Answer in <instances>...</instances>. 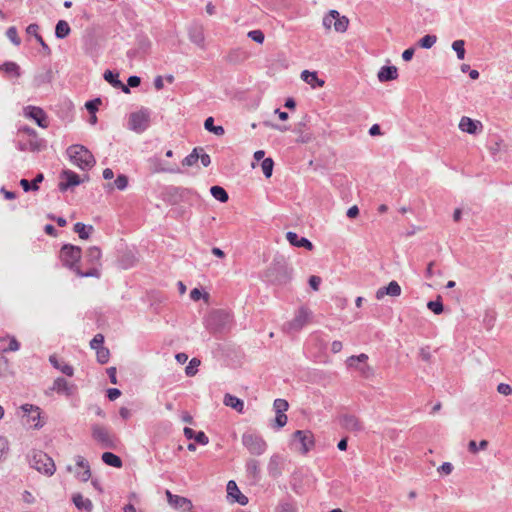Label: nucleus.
Listing matches in <instances>:
<instances>
[{
    "mask_svg": "<svg viewBox=\"0 0 512 512\" xmlns=\"http://www.w3.org/2000/svg\"><path fill=\"white\" fill-rule=\"evenodd\" d=\"M294 438L300 442L304 454L314 446V436L310 431L297 430L294 432Z\"/></svg>",
    "mask_w": 512,
    "mask_h": 512,
    "instance_id": "nucleus-13",
    "label": "nucleus"
},
{
    "mask_svg": "<svg viewBox=\"0 0 512 512\" xmlns=\"http://www.w3.org/2000/svg\"><path fill=\"white\" fill-rule=\"evenodd\" d=\"M76 466L81 468V472H76V476L82 482H87L91 478V470L88 461L83 456L75 457Z\"/></svg>",
    "mask_w": 512,
    "mask_h": 512,
    "instance_id": "nucleus-20",
    "label": "nucleus"
},
{
    "mask_svg": "<svg viewBox=\"0 0 512 512\" xmlns=\"http://www.w3.org/2000/svg\"><path fill=\"white\" fill-rule=\"evenodd\" d=\"M204 127L209 132H213L215 135H223L224 128L222 126H215L214 119L212 117H208L204 122Z\"/></svg>",
    "mask_w": 512,
    "mask_h": 512,
    "instance_id": "nucleus-40",
    "label": "nucleus"
},
{
    "mask_svg": "<svg viewBox=\"0 0 512 512\" xmlns=\"http://www.w3.org/2000/svg\"><path fill=\"white\" fill-rule=\"evenodd\" d=\"M210 193L216 200L220 201L221 203H225L229 199L228 193L221 186H212L210 188Z\"/></svg>",
    "mask_w": 512,
    "mask_h": 512,
    "instance_id": "nucleus-36",
    "label": "nucleus"
},
{
    "mask_svg": "<svg viewBox=\"0 0 512 512\" xmlns=\"http://www.w3.org/2000/svg\"><path fill=\"white\" fill-rule=\"evenodd\" d=\"M149 170L152 173H179L180 169L164 163L158 156H153L148 159Z\"/></svg>",
    "mask_w": 512,
    "mask_h": 512,
    "instance_id": "nucleus-12",
    "label": "nucleus"
},
{
    "mask_svg": "<svg viewBox=\"0 0 512 512\" xmlns=\"http://www.w3.org/2000/svg\"><path fill=\"white\" fill-rule=\"evenodd\" d=\"M301 78L304 82L309 84L311 87H322L324 85V81L319 79L316 72H310L308 70H304L301 73Z\"/></svg>",
    "mask_w": 512,
    "mask_h": 512,
    "instance_id": "nucleus-28",
    "label": "nucleus"
},
{
    "mask_svg": "<svg viewBox=\"0 0 512 512\" xmlns=\"http://www.w3.org/2000/svg\"><path fill=\"white\" fill-rule=\"evenodd\" d=\"M200 360L197 359V358H192L189 362V364L186 366L185 368V373L187 376H194L197 371H198V367L200 365Z\"/></svg>",
    "mask_w": 512,
    "mask_h": 512,
    "instance_id": "nucleus-46",
    "label": "nucleus"
},
{
    "mask_svg": "<svg viewBox=\"0 0 512 512\" xmlns=\"http://www.w3.org/2000/svg\"><path fill=\"white\" fill-rule=\"evenodd\" d=\"M9 450L8 440L0 436V462L6 457Z\"/></svg>",
    "mask_w": 512,
    "mask_h": 512,
    "instance_id": "nucleus-57",
    "label": "nucleus"
},
{
    "mask_svg": "<svg viewBox=\"0 0 512 512\" xmlns=\"http://www.w3.org/2000/svg\"><path fill=\"white\" fill-rule=\"evenodd\" d=\"M101 104V99L96 98L94 100H90L86 102L85 107L89 111L90 114H95V112L98 110L99 105Z\"/></svg>",
    "mask_w": 512,
    "mask_h": 512,
    "instance_id": "nucleus-58",
    "label": "nucleus"
},
{
    "mask_svg": "<svg viewBox=\"0 0 512 512\" xmlns=\"http://www.w3.org/2000/svg\"><path fill=\"white\" fill-rule=\"evenodd\" d=\"M23 114L25 117L35 121L41 128H47L49 125L47 114L40 107L32 105L26 106L23 109Z\"/></svg>",
    "mask_w": 512,
    "mask_h": 512,
    "instance_id": "nucleus-11",
    "label": "nucleus"
},
{
    "mask_svg": "<svg viewBox=\"0 0 512 512\" xmlns=\"http://www.w3.org/2000/svg\"><path fill=\"white\" fill-rule=\"evenodd\" d=\"M167 501L170 506L175 509L184 510L185 508L192 507V502L190 499L172 494L169 490H166Z\"/></svg>",
    "mask_w": 512,
    "mask_h": 512,
    "instance_id": "nucleus-16",
    "label": "nucleus"
},
{
    "mask_svg": "<svg viewBox=\"0 0 512 512\" xmlns=\"http://www.w3.org/2000/svg\"><path fill=\"white\" fill-rule=\"evenodd\" d=\"M29 457V463L32 468L38 472L52 476L56 471L54 460L41 450H33Z\"/></svg>",
    "mask_w": 512,
    "mask_h": 512,
    "instance_id": "nucleus-3",
    "label": "nucleus"
},
{
    "mask_svg": "<svg viewBox=\"0 0 512 512\" xmlns=\"http://www.w3.org/2000/svg\"><path fill=\"white\" fill-rule=\"evenodd\" d=\"M22 411L25 414H28L31 416L32 422H35L36 420H39L40 418V409L32 404H24L21 406Z\"/></svg>",
    "mask_w": 512,
    "mask_h": 512,
    "instance_id": "nucleus-39",
    "label": "nucleus"
},
{
    "mask_svg": "<svg viewBox=\"0 0 512 512\" xmlns=\"http://www.w3.org/2000/svg\"><path fill=\"white\" fill-rule=\"evenodd\" d=\"M286 239L292 246L295 247H304L309 251L313 250L314 248V245L311 241L305 237H299L297 233L292 231L286 233Z\"/></svg>",
    "mask_w": 512,
    "mask_h": 512,
    "instance_id": "nucleus-19",
    "label": "nucleus"
},
{
    "mask_svg": "<svg viewBox=\"0 0 512 512\" xmlns=\"http://www.w3.org/2000/svg\"><path fill=\"white\" fill-rule=\"evenodd\" d=\"M339 16V12L336 10H331L324 18H323V26L326 29H330L334 25L335 17Z\"/></svg>",
    "mask_w": 512,
    "mask_h": 512,
    "instance_id": "nucleus-51",
    "label": "nucleus"
},
{
    "mask_svg": "<svg viewBox=\"0 0 512 512\" xmlns=\"http://www.w3.org/2000/svg\"><path fill=\"white\" fill-rule=\"evenodd\" d=\"M482 128H483L482 123L478 120H473L467 116H463L460 119L459 129L462 132H466L468 134L474 135V134L481 132Z\"/></svg>",
    "mask_w": 512,
    "mask_h": 512,
    "instance_id": "nucleus-14",
    "label": "nucleus"
},
{
    "mask_svg": "<svg viewBox=\"0 0 512 512\" xmlns=\"http://www.w3.org/2000/svg\"><path fill=\"white\" fill-rule=\"evenodd\" d=\"M268 281L275 284H286L292 277V268L284 261H274L265 273Z\"/></svg>",
    "mask_w": 512,
    "mask_h": 512,
    "instance_id": "nucleus-4",
    "label": "nucleus"
},
{
    "mask_svg": "<svg viewBox=\"0 0 512 512\" xmlns=\"http://www.w3.org/2000/svg\"><path fill=\"white\" fill-rule=\"evenodd\" d=\"M437 41V37L435 35H425L419 40V45L422 48L429 49L431 48Z\"/></svg>",
    "mask_w": 512,
    "mask_h": 512,
    "instance_id": "nucleus-50",
    "label": "nucleus"
},
{
    "mask_svg": "<svg viewBox=\"0 0 512 512\" xmlns=\"http://www.w3.org/2000/svg\"><path fill=\"white\" fill-rule=\"evenodd\" d=\"M348 24H349L348 19L345 16L339 15L338 17H335L333 27H334L335 31L343 33L347 30Z\"/></svg>",
    "mask_w": 512,
    "mask_h": 512,
    "instance_id": "nucleus-42",
    "label": "nucleus"
},
{
    "mask_svg": "<svg viewBox=\"0 0 512 512\" xmlns=\"http://www.w3.org/2000/svg\"><path fill=\"white\" fill-rule=\"evenodd\" d=\"M0 71L11 77H20L21 69L16 62L6 61L0 65Z\"/></svg>",
    "mask_w": 512,
    "mask_h": 512,
    "instance_id": "nucleus-29",
    "label": "nucleus"
},
{
    "mask_svg": "<svg viewBox=\"0 0 512 512\" xmlns=\"http://www.w3.org/2000/svg\"><path fill=\"white\" fill-rule=\"evenodd\" d=\"M223 402L226 406L235 409L239 413H243L244 411V402L234 395L226 394Z\"/></svg>",
    "mask_w": 512,
    "mask_h": 512,
    "instance_id": "nucleus-30",
    "label": "nucleus"
},
{
    "mask_svg": "<svg viewBox=\"0 0 512 512\" xmlns=\"http://www.w3.org/2000/svg\"><path fill=\"white\" fill-rule=\"evenodd\" d=\"M150 126V111L142 108L139 111L133 112L129 116L128 129L141 134Z\"/></svg>",
    "mask_w": 512,
    "mask_h": 512,
    "instance_id": "nucleus-8",
    "label": "nucleus"
},
{
    "mask_svg": "<svg viewBox=\"0 0 512 512\" xmlns=\"http://www.w3.org/2000/svg\"><path fill=\"white\" fill-rule=\"evenodd\" d=\"M9 372V362L6 357L0 354V377L6 376Z\"/></svg>",
    "mask_w": 512,
    "mask_h": 512,
    "instance_id": "nucleus-61",
    "label": "nucleus"
},
{
    "mask_svg": "<svg viewBox=\"0 0 512 512\" xmlns=\"http://www.w3.org/2000/svg\"><path fill=\"white\" fill-rule=\"evenodd\" d=\"M128 186V178L124 174H120L117 176V178L114 181V187H116L118 190H125Z\"/></svg>",
    "mask_w": 512,
    "mask_h": 512,
    "instance_id": "nucleus-53",
    "label": "nucleus"
},
{
    "mask_svg": "<svg viewBox=\"0 0 512 512\" xmlns=\"http://www.w3.org/2000/svg\"><path fill=\"white\" fill-rule=\"evenodd\" d=\"M70 26L65 20H59L55 27V36L64 39L70 34Z\"/></svg>",
    "mask_w": 512,
    "mask_h": 512,
    "instance_id": "nucleus-33",
    "label": "nucleus"
},
{
    "mask_svg": "<svg viewBox=\"0 0 512 512\" xmlns=\"http://www.w3.org/2000/svg\"><path fill=\"white\" fill-rule=\"evenodd\" d=\"M497 391H498V393L507 396V395L512 393V388H511V386L509 384L500 383L497 386Z\"/></svg>",
    "mask_w": 512,
    "mask_h": 512,
    "instance_id": "nucleus-64",
    "label": "nucleus"
},
{
    "mask_svg": "<svg viewBox=\"0 0 512 512\" xmlns=\"http://www.w3.org/2000/svg\"><path fill=\"white\" fill-rule=\"evenodd\" d=\"M74 231L78 234V236L81 239H88L93 231V226L77 222L74 225Z\"/></svg>",
    "mask_w": 512,
    "mask_h": 512,
    "instance_id": "nucleus-35",
    "label": "nucleus"
},
{
    "mask_svg": "<svg viewBox=\"0 0 512 512\" xmlns=\"http://www.w3.org/2000/svg\"><path fill=\"white\" fill-rule=\"evenodd\" d=\"M465 42L463 40H455L452 43V49L456 52L457 58L463 60L465 58Z\"/></svg>",
    "mask_w": 512,
    "mask_h": 512,
    "instance_id": "nucleus-44",
    "label": "nucleus"
},
{
    "mask_svg": "<svg viewBox=\"0 0 512 512\" xmlns=\"http://www.w3.org/2000/svg\"><path fill=\"white\" fill-rule=\"evenodd\" d=\"M229 322V313L223 310H217L209 315V317L206 320V325L210 330L214 332H219L222 331Z\"/></svg>",
    "mask_w": 512,
    "mask_h": 512,
    "instance_id": "nucleus-10",
    "label": "nucleus"
},
{
    "mask_svg": "<svg viewBox=\"0 0 512 512\" xmlns=\"http://www.w3.org/2000/svg\"><path fill=\"white\" fill-rule=\"evenodd\" d=\"M104 343V337L101 334H96L94 338L90 342V346L94 350L100 349V347H103Z\"/></svg>",
    "mask_w": 512,
    "mask_h": 512,
    "instance_id": "nucleus-59",
    "label": "nucleus"
},
{
    "mask_svg": "<svg viewBox=\"0 0 512 512\" xmlns=\"http://www.w3.org/2000/svg\"><path fill=\"white\" fill-rule=\"evenodd\" d=\"M103 77L113 87L121 89L126 94L130 93V89L122 81L119 80V75L117 73L106 70Z\"/></svg>",
    "mask_w": 512,
    "mask_h": 512,
    "instance_id": "nucleus-25",
    "label": "nucleus"
},
{
    "mask_svg": "<svg viewBox=\"0 0 512 512\" xmlns=\"http://www.w3.org/2000/svg\"><path fill=\"white\" fill-rule=\"evenodd\" d=\"M401 291L402 290H401V287L398 284V282L393 280L388 284V286L379 288L376 291L375 296L378 300L383 299L384 296H386V295H389L392 297H398L401 295Z\"/></svg>",
    "mask_w": 512,
    "mask_h": 512,
    "instance_id": "nucleus-18",
    "label": "nucleus"
},
{
    "mask_svg": "<svg viewBox=\"0 0 512 512\" xmlns=\"http://www.w3.org/2000/svg\"><path fill=\"white\" fill-rule=\"evenodd\" d=\"M190 298L193 301H199L201 298H203L206 302L209 299L208 293H203L200 289L194 288L190 291Z\"/></svg>",
    "mask_w": 512,
    "mask_h": 512,
    "instance_id": "nucleus-56",
    "label": "nucleus"
},
{
    "mask_svg": "<svg viewBox=\"0 0 512 512\" xmlns=\"http://www.w3.org/2000/svg\"><path fill=\"white\" fill-rule=\"evenodd\" d=\"M49 362L51 365L61 371L63 374L71 377L74 374V369L71 365L64 363L62 361H59L58 358L55 355H51L49 357Z\"/></svg>",
    "mask_w": 512,
    "mask_h": 512,
    "instance_id": "nucleus-27",
    "label": "nucleus"
},
{
    "mask_svg": "<svg viewBox=\"0 0 512 512\" xmlns=\"http://www.w3.org/2000/svg\"><path fill=\"white\" fill-rule=\"evenodd\" d=\"M427 308L437 315L441 314L444 310V307L440 301V296L435 301H429L427 303Z\"/></svg>",
    "mask_w": 512,
    "mask_h": 512,
    "instance_id": "nucleus-49",
    "label": "nucleus"
},
{
    "mask_svg": "<svg viewBox=\"0 0 512 512\" xmlns=\"http://www.w3.org/2000/svg\"><path fill=\"white\" fill-rule=\"evenodd\" d=\"M67 155L71 162L81 170H89L95 165L92 153L83 145L75 144L67 148Z\"/></svg>",
    "mask_w": 512,
    "mask_h": 512,
    "instance_id": "nucleus-2",
    "label": "nucleus"
},
{
    "mask_svg": "<svg viewBox=\"0 0 512 512\" xmlns=\"http://www.w3.org/2000/svg\"><path fill=\"white\" fill-rule=\"evenodd\" d=\"M82 250L78 246L65 244L60 250V260L64 266L73 270L80 277H98L99 271L95 268L83 272L79 267Z\"/></svg>",
    "mask_w": 512,
    "mask_h": 512,
    "instance_id": "nucleus-1",
    "label": "nucleus"
},
{
    "mask_svg": "<svg viewBox=\"0 0 512 512\" xmlns=\"http://www.w3.org/2000/svg\"><path fill=\"white\" fill-rule=\"evenodd\" d=\"M504 150H506V145L504 144V141L500 138L495 139L489 145V151L494 156Z\"/></svg>",
    "mask_w": 512,
    "mask_h": 512,
    "instance_id": "nucleus-41",
    "label": "nucleus"
},
{
    "mask_svg": "<svg viewBox=\"0 0 512 512\" xmlns=\"http://www.w3.org/2000/svg\"><path fill=\"white\" fill-rule=\"evenodd\" d=\"M488 447V441L487 440H481L479 444L476 443V441L471 440L468 443V451L472 454L478 453L480 450H486Z\"/></svg>",
    "mask_w": 512,
    "mask_h": 512,
    "instance_id": "nucleus-43",
    "label": "nucleus"
},
{
    "mask_svg": "<svg viewBox=\"0 0 512 512\" xmlns=\"http://www.w3.org/2000/svg\"><path fill=\"white\" fill-rule=\"evenodd\" d=\"M340 422L342 427L349 431H360L363 428L358 418L354 415H343L340 419Z\"/></svg>",
    "mask_w": 512,
    "mask_h": 512,
    "instance_id": "nucleus-23",
    "label": "nucleus"
},
{
    "mask_svg": "<svg viewBox=\"0 0 512 512\" xmlns=\"http://www.w3.org/2000/svg\"><path fill=\"white\" fill-rule=\"evenodd\" d=\"M369 357L365 353L359 355H353L347 358L346 366L349 369H355L359 371L361 376L368 378L374 374L373 368L367 364Z\"/></svg>",
    "mask_w": 512,
    "mask_h": 512,
    "instance_id": "nucleus-9",
    "label": "nucleus"
},
{
    "mask_svg": "<svg viewBox=\"0 0 512 512\" xmlns=\"http://www.w3.org/2000/svg\"><path fill=\"white\" fill-rule=\"evenodd\" d=\"M274 162L271 158H266L262 161L261 168L266 178L271 177L273 172Z\"/></svg>",
    "mask_w": 512,
    "mask_h": 512,
    "instance_id": "nucleus-48",
    "label": "nucleus"
},
{
    "mask_svg": "<svg viewBox=\"0 0 512 512\" xmlns=\"http://www.w3.org/2000/svg\"><path fill=\"white\" fill-rule=\"evenodd\" d=\"M86 261L92 266L91 268L97 269L101 259V250L97 246H92L87 249L85 255Z\"/></svg>",
    "mask_w": 512,
    "mask_h": 512,
    "instance_id": "nucleus-26",
    "label": "nucleus"
},
{
    "mask_svg": "<svg viewBox=\"0 0 512 512\" xmlns=\"http://www.w3.org/2000/svg\"><path fill=\"white\" fill-rule=\"evenodd\" d=\"M440 474L450 475L453 471V465L450 462H444L437 469Z\"/></svg>",
    "mask_w": 512,
    "mask_h": 512,
    "instance_id": "nucleus-62",
    "label": "nucleus"
},
{
    "mask_svg": "<svg viewBox=\"0 0 512 512\" xmlns=\"http://www.w3.org/2000/svg\"><path fill=\"white\" fill-rule=\"evenodd\" d=\"M289 404L285 399H276L273 403V408L275 413L285 414L288 410Z\"/></svg>",
    "mask_w": 512,
    "mask_h": 512,
    "instance_id": "nucleus-47",
    "label": "nucleus"
},
{
    "mask_svg": "<svg viewBox=\"0 0 512 512\" xmlns=\"http://www.w3.org/2000/svg\"><path fill=\"white\" fill-rule=\"evenodd\" d=\"M53 391L58 394H64L66 396H71L75 391V385L70 384L66 379L62 377H58L54 380L53 386L51 388Z\"/></svg>",
    "mask_w": 512,
    "mask_h": 512,
    "instance_id": "nucleus-17",
    "label": "nucleus"
},
{
    "mask_svg": "<svg viewBox=\"0 0 512 512\" xmlns=\"http://www.w3.org/2000/svg\"><path fill=\"white\" fill-rule=\"evenodd\" d=\"M62 178L66 180L65 182H61L59 184V189L60 191L63 192L66 191L68 188L72 186H77L81 183L79 176L71 170H64L62 172Z\"/></svg>",
    "mask_w": 512,
    "mask_h": 512,
    "instance_id": "nucleus-21",
    "label": "nucleus"
},
{
    "mask_svg": "<svg viewBox=\"0 0 512 512\" xmlns=\"http://www.w3.org/2000/svg\"><path fill=\"white\" fill-rule=\"evenodd\" d=\"M102 461L109 466L115 467V468H121L122 467V460L119 456H117L114 453L111 452H104L102 454Z\"/></svg>",
    "mask_w": 512,
    "mask_h": 512,
    "instance_id": "nucleus-32",
    "label": "nucleus"
},
{
    "mask_svg": "<svg viewBox=\"0 0 512 512\" xmlns=\"http://www.w3.org/2000/svg\"><path fill=\"white\" fill-rule=\"evenodd\" d=\"M43 180V174H38L35 179L33 180V185L30 184V182L27 179H22L20 181V185L22 186L23 190L25 192H28L30 190H38V183L42 182Z\"/></svg>",
    "mask_w": 512,
    "mask_h": 512,
    "instance_id": "nucleus-38",
    "label": "nucleus"
},
{
    "mask_svg": "<svg viewBox=\"0 0 512 512\" xmlns=\"http://www.w3.org/2000/svg\"><path fill=\"white\" fill-rule=\"evenodd\" d=\"M91 436L103 449H115L117 447L118 439L103 425L93 424L91 426Z\"/></svg>",
    "mask_w": 512,
    "mask_h": 512,
    "instance_id": "nucleus-5",
    "label": "nucleus"
},
{
    "mask_svg": "<svg viewBox=\"0 0 512 512\" xmlns=\"http://www.w3.org/2000/svg\"><path fill=\"white\" fill-rule=\"evenodd\" d=\"M198 151L203 152V149L194 148L193 151L183 159L182 165L187 167L195 165L199 161Z\"/></svg>",
    "mask_w": 512,
    "mask_h": 512,
    "instance_id": "nucleus-37",
    "label": "nucleus"
},
{
    "mask_svg": "<svg viewBox=\"0 0 512 512\" xmlns=\"http://www.w3.org/2000/svg\"><path fill=\"white\" fill-rule=\"evenodd\" d=\"M5 341H8L9 343H8L7 347L0 346V350L2 352H4V353L5 352H16L20 349V343L14 336H10V335L0 336V342H5Z\"/></svg>",
    "mask_w": 512,
    "mask_h": 512,
    "instance_id": "nucleus-31",
    "label": "nucleus"
},
{
    "mask_svg": "<svg viewBox=\"0 0 512 512\" xmlns=\"http://www.w3.org/2000/svg\"><path fill=\"white\" fill-rule=\"evenodd\" d=\"M194 440L201 445H207L209 443V438L203 431L197 432Z\"/></svg>",
    "mask_w": 512,
    "mask_h": 512,
    "instance_id": "nucleus-63",
    "label": "nucleus"
},
{
    "mask_svg": "<svg viewBox=\"0 0 512 512\" xmlns=\"http://www.w3.org/2000/svg\"><path fill=\"white\" fill-rule=\"evenodd\" d=\"M246 472L251 478L257 480L260 475L259 462L255 459H249L246 462Z\"/></svg>",
    "mask_w": 512,
    "mask_h": 512,
    "instance_id": "nucleus-34",
    "label": "nucleus"
},
{
    "mask_svg": "<svg viewBox=\"0 0 512 512\" xmlns=\"http://www.w3.org/2000/svg\"><path fill=\"white\" fill-rule=\"evenodd\" d=\"M380 82L395 80L398 77V69L396 66H383L377 74Z\"/></svg>",
    "mask_w": 512,
    "mask_h": 512,
    "instance_id": "nucleus-24",
    "label": "nucleus"
},
{
    "mask_svg": "<svg viewBox=\"0 0 512 512\" xmlns=\"http://www.w3.org/2000/svg\"><path fill=\"white\" fill-rule=\"evenodd\" d=\"M227 497L231 502H237L240 505L248 503V498L241 493L236 482L233 480L227 483Z\"/></svg>",
    "mask_w": 512,
    "mask_h": 512,
    "instance_id": "nucleus-15",
    "label": "nucleus"
},
{
    "mask_svg": "<svg viewBox=\"0 0 512 512\" xmlns=\"http://www.w3.org/2000/svg\"><path fill=\"white\" fill-rule=\"evenodd\" d=\"M247 36L258 44H262L265 39L264 33L259 29L249 31Z\"/></svg>",
    "mask_w": 512,
    "mask_h": 512,
    "instance_id": "nucleus-54",
    "label": "nucleus"
},
{
    "mask_svg": "<svg viewBox=\"0 0 512 512\" xmlns=\"http://www.w3.org/2000/svg\"><path fill=\"white\" fill-rule=\"evenodd\" d=\"M311 318V310L305 306H301L295 312L293 319L284 324L283 330L289 334L299 332L311 321Z\"/></svg>",
    "mask_w": 512,
    "mask_h": 512,
    "instance_id": "nucleus-6",
    "label": "nucleus"
},
{
    "mask_svg": "<svg viewBox=\"0 0 512 512\" xmlns=\"http://www.w3.org/2000/svg\"><path fill=\"white\" fill-rule=\"evenodd\" d=\"M287 423V415L286 414H280L276 413L275 419H274V427L277 429H280L284 427Z\"/></svg>",
    "mask_w": 512,
    "mask_h": 512,
    "instance_id": "nucleus-60",
    "label": "nucleus"
},
{
    "mask_svg": "<svg viewBox=\"0 0 512 512\" xmlns=\"http://www.w3.org/2000/svg\"><path fill=\"white\" fill-rule=\"evenodd\" d=\"M243 446L252 455L260 456L265 453L267 443L261 435L255 432H245L241 438Z\"/></svg>",
    "mask_w": 512,
    "mask_h": 512,
    "instance_id": "nucleus-7",
    "label": "nucleus"
},
{
    "mask_svg": "<svg viewBox=\"0 0 512 512\" xmlns=\"http://www.w3.org/2000/svg\"><path fill=\"white\" fill-rule=\"evenodd\" d=\"M6 36L15 46H19L21 44V39L18 36V31L15 26H11L7 29Z\"/></svg>",
    "mask_w": 512,
    "mask_h": 512,
    "instance_id": "nucleus-45",
    "label": "nucleus"
},
{
    "mask_svg": "<svg viewBox=\"0 0 512 512\" xmlns=\"http://www.w3.org/2000/svg\"><path fill=\"white\" fill-rule=\"evenodd\" d=\"M72 502L79 511L91 512L93 509L92 501L81 493H74L72 495Z\"/></svg>",
    "mask_w": 512,
    "mask_h": 512,
    "instance_id": "nucleus-22",
    "label": "nucleus"
},
{
    "mask_svg": "<svg viewBox=\"0 0 512 512\" xmlns=\"http://www.w3.org/2000/svg\"><path fill=\"white\" fill-rule=\"evenodd\" d=\"M96 354H97V360L101 364H105V363L108 362L109 356H110V352H109V350L107 348L100 347V349L96 350Z\"/></svg>",
    "mask_w": 512,
    "mask_h": 512,
    "instance_id": "nucleus-55",
    "label": "nucleus"
},
{
    "mask_svg": "<svg viewBox=\"0 0 512 512\" xmlns=\"http://www.w3.org/2000/svg\"><path fill=\"white\" fill-rule=\"evenodd\" d=\"M280 456L278 455H273L271 458H270V461H269V464H268V470L270 472V474H272L273 476L277 475L278 472H277V467L280 463Z\"/></svg>",
    "mask_w": 512,
    "mask_h": 512,
    "instance_id": "nucleus-52",
    "label": "nucleus"
}]
</instances>
